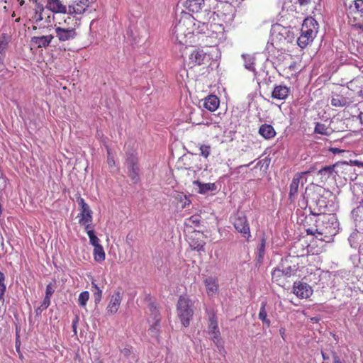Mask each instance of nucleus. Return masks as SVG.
Wrapping results in <instances>:
<instances>
[{
  "label": "nucleus",
  "mask_w": 363,
  "mask_h": 363,
  "mask_svg": "<svg viewBox=\"0 0 363 363\" xmlns=\"http://www.w3.org/2000/svg\"><path fill=\"white\" fill-rule=\"evenodd\" d=\"M337 225L333 218L323 215L315 220V227L308 228L306 231L308 235H315L319 240H325V238H330L336 235Z\"/></svg>",
  "instance_id": "f257e3e1"
},
{
  "label": "nucleus",
  "mask_w": 363,
  "mask_h": 363,
  "mask_svg": "<svg viewBox=\"0 0 363 363\" xmlns=\"http://www.w3.org/2000/svg\"><path fill=\"white\" fill-rule=\"evenodd\" d=\"M195 18L188 15L182 17L172 29V34L175 41L181 45L187 43V38H191L194 34V26Z\"/></svg>",
  "instance_id": "f03ea898"
},
{
  "label": "nucleus",
  "mask_w": 363,
  "mask_h": 363,
  "mask_svg": "<svg viewBox=\"0 0 363 363\" xmlns=\"http://www.w3.org/2000/svg\"><path fill=\"white\" fill-rule=\"evenodd\" d=\"M194 301L187 295H182L179 297L176 311L177 315L181 323L185 328L189 326L194 314Z\"/></svg>",
  "instance_id": "7ed1b4c3"
},
{
  "label": "nucleus",
  "mask_w": 363,
  "mask_h": 363,
  "mask_svg": "<svg viewBox=\"0 0 363 363\" xmlns=\"http://www.w3.org/2000/svg\"><path fill=\"white\" fill-rule=\"evenodd\" d=\"M318 32V23L315 19L310 18L303 21L301 30V35L297 39V43L301 48L306 47L312 42Z\"/></svg>",
  "instance_id": "20e7f679"
},
{
  "label": "nucleus",
  "mask_w": 363,
  "mask_h": 363,
  "mask_svg": "<svg viewBox=\"0 0 363 363\" xmlns=\"http://www.w3.org/2000/svg\"><path fill=\"white\" fill-rule=\"evenodd\" d=\"M232 223L236 231L249 241L251 238L250 227L246 215L243 212L238 211L232 218Z\"/></svg>",
  "instance_id": "39448f33"
},
{
  "label": "nucleus",
  "mask_w": 363,
  "mask_h": 363,
  "mask_svg": "<svg viewBox=\"0 0 363 363\" xmlns=\"http://www.w3.org/2000/svg\"><path fill=\"white\" fill-rule=\"evenodd\" d=\"M184 50L186 54L189 55V65L191 67L205 65L210 60L208 55L199 48H196L193 46L189 48L185 46Z\"/></svg>",
  "instance_id": "423d86ee"
},
{
  "label": "nucleus",
  "mask_w": 363,
  "mask_h": 363,
  "mask_svg": "<svg viewBox=\"0 0 363 363\" xmlns=\"http://www.w3.org/2000/svg\"><path fill=\"white\" fill-rule=\"evenodd\" d=\"M336 167L335 175L345 182L354 181L357 178V173L352 164L347 162H339L334 164Z\"/></svg>",
  "instance_id": "0eeeda50"
},
{
  "label": "nucleus",
  "mask_w": 363,
  "mask_h": 363,
  "mask_svg": "<svg viewBox=\"0 0 363 363\" xmlns=\"http://www.w3.org/2000/svg\"><path fill=\"white\" fill-rule=\"evenodd\" d=\"M208 333L211 335V339L220 350L223 348V344L221 341L220 333L218 325V320L215 313H212L208 317Z\"/></svg>",
  "instance_id": "6e6552de"
},
{
  "label": "nucleus",
  "mask_w": 363,
  "mask_h": 363,
  "mask_svg": "<svg viewBox=\"0 0 363 363\" xmlns=\"http://www.w3.org/2000/svg\"><path fill=\"white\" fill-rule=\"evenodd\" d=\"M150 317L148 320L150 323L149 332L153 337H158L160 333L161 316L158 309L151 305L150 307Z\"/></svg>",
  "instance_id": "1a4fd4ad"
},
{
  "label": "nucleus",
  "mask_w": 363,
  "mask_h": 363,
  "mask_svg": "<svg viewBox=\"0 0 363 363\" xmlns=\"http://www.w3.org/2000/svg\"><path fill=\"white\" fill-rule=\"evenodd\" d=\"M188 242L192 250L204 251L206 242L204 235L200 231H194L188 237Z\"/></svg>",
  "instance_id": "9d476101"
},
{
  "label": "nucleus",
  "mask_w": 363,
  "mask_h": 363,
  "mask_svg": "<svg viewBox=\"0 0 363 363\" xmlns=\"http://www.w3.org/2000/svg\"><path fill=\"white\" fill-rule=\"evenodd\" d=\"M77 201L79 206L81 208L80 213L78 215L79 223L84 224L86 223H91L93 219L92 211L91 210L89 206L85 202L83 198H79Z\"/></svg>",
  "instance_id": "9b49d317"
},
{
  "label": "nucleus",
  "mask_w": 363,
  "mask_h": 363,
  "mask_svg": "<svg viewBox=\"0 0 363 363\" xmlns=\"http://www.w3.org/2000/svg\"><path fill=\"white\" fill-rule=\"evenodd\" d=\"M293 292L299 298H308L313 292L311 286L306 283L295 281L293 286Z\"/></svg>",
  "instance_id": "f8f14e48"
},
{
  "label": "nucleus",
  "mask_w": 363,
  "mask_h": 363,
  "mask_svg": "<svg viewBox=\"0 0 363 363\" xmlns=\"http://www.w3.org/2000/svg\"><path fill=\"white\" fill-rule=\"evenodd\" d=\"M123 299L122 294L120 291H116L110 298V301L106 306V313L108 315L116 314L121 306Z\"/></svg>",
  "instance_id": "ddd939ff"
},
{
  "label": "nucleus",
  "mask_w": 363,
  "mask_h": 363,
  "mask_svg": "<svg viewBox=\"0 0 363 363\" xmlns=\"http://www.w3.org/2000/svg\"><path fill=\"white\" fill-rule=\"evenodd\" d=\"M127 167L128 169V176L134 183L139 180V167L138 160L135 155H130L127 159Z\"/></svg>",
  "instance_id": "4468645a"
},
{
  "label": "nucleus",
  "mask_w": 363,
  "mask_h": 363,
  "mask_svg": "<svg viewBox=\"0 0 363 363\" xmlns=\"http://www.w3.org/2000/svg\"><path fill=\"white\" fill-rule=\"evenodd\" d=\"M206 292L210 297L216 296L219 291L218 279L215 277H208L203 281Z\"/></svg>",
  "instance_id": "2eb2a0df"
},
{
  "label": "nucleus",
  "mask_w": 363,
  "mask_h": 363,
  "mask_svg": "<svg viewBox=\"0 0 363 363\" xmlns=\"http://www.w3.org/2000/svg\"><path fill=\"white\" fill-rule=\"evenodd\" d=\"M312 170L309 169L306 172H298L294 175L293 177L292 182L290 184V191H289V199L293 201L295 199V196L298 192V186L300 184L301 179L305 174L310 173Z\"/></svg>",
  "instance_id": "dca6fc26"
},
{
  "label": "nucleus",
  "mask_w": 363,
  "mask_h": 363,
  "mask_svg": "<svg viewBox=\"0 0 363 363\" xmlns=\"http://www.w3.org/2000/svg\"><path fill=\"white\" fill-rule=\"evenodd\" d=\"M352 102V98L344 96L341 93H335L331 99V105L336 108L347 106Z\"/></svg>",
  "instance_id": "f3484780"
},
{
  "label": "nucleus",
  "mask_w": 363,
  "mask_h": 363,
  "mask_svg": "<svg viewBox=\"0 0 363 363\" xmlns=\"http://www.w3.org/2000/svg\"><path fill=\"white\" fill-rule=\"evenodd\" d=\"M224 28L222 25L218 23L210 24L206 36L215 40H219L223 37Z\"/></svg>",
  "instance_id": "a211bd4d"
},
{
  "label": "nucleus",
  "mask_w": 363,
  "mask_h": 363,
  "mask_svg": "<svg viewBox=\"0 0 363 363\" xmlns=\"http://www.w3.org/2000/svg\"><path fill=\"white\" fill-rule=\"evenodd\" d=\"M56 37L60 41H67L75 38L77 33L73 28H62L57 27L55 28Z\"/></svg>",
  "instance_id": "6ab92c4d"
},
{
  "label": "nucleus",
  "mask_w": 363,
  "mask_h": 363,
  "mask_svg": "<svg viewBox=\"0 0 363 363\" xmlns=\"http://www.w3.org/2000/svg\"><path fill=\"white\" fill-rule=\"evenodd\" d=\"M90 6V0H79L76 4L69 5L68 13L82 14Z\"/></svg>",
  "instance_id": "aec40b11"
},
{
  "label": "nucleus",
  "mask_w": 363,
  "mask_h": 363,
  "mask_svg": "<svg viewBox=\"0 0 363 363\" xmlns=\"http://www.w3.org/2000/svg\"><path fill=\"white\" fill-rule=\"evenodd\" d=\"M219 105L220 99L214 94H209L203 99V107L211 112L216 111Z\"/></svg>",
  "instance_id": "412c9836"
},
{
  "label": "nucleus",
  "mask_w": 363,
  "mask_h": 363,
  "mask_svg": "<svg viewBox=\"0 0 363 363\" xmlns=\"http://www.w3.org/2000/svg\"><path fill=\"white\" fill-rule=\"evenodd\" d=\"M291 260L289 258L282 259L281 262V269L283 271L287 278L296 274L298 270L296 264H291Z\"/></svg>",
  "instance_id": "4be33fe9"
},
{
  "label": "nucleus",
  "mask_w": 363,
  "mask_h": 363,
  "mask_svg": "<svg viewBox=\"0 0 363 363\" xmlns=\"http://www.w3.org/2000/svg\"><path fill=\"white\" fill-rule=\"evenodd\" d=\"M46 8L53 13H68V8L67 9L60 0H49Z\"/></svg>",
  "instance_id": "5701e85b"
},
{
  "label": "nucleus",
  "mask_w": 363,
  "mask_h": 363,
  "mask_svg": "<svg viewBox=\"0 0 363 363\" xmlns=\"http://www.w3.org/2000/svg\"><path fill=\"white\" fill-rule=\"evenodd\" d=\"M272 280L281 286H284L288 282V278L281 268H276L272 272Z\"/></svg>",
  "instance_id": "b1692460"
},
{
  "label": "nucleus",
  "mask_w": 363,
  "mask_h": 363,
  "mask_svg": "<svg viewBox=\"0 0 363 363\" xmlns=\"http://www.w3.org/2000/svg\"><path fill=\"white\" fill-rule=\"evenodd\" d=\"M276 30L277 31L276 37L278 38V35H281V38H279L280 41L283 40L282 38L286 43H290L292 41L294 37L288 28L283 27L281 25H277L274 27V33Z\"/></svg>",
  "instance_id": "393cba45"
},
{
  "label": "nucleus",
  "mask_w": 363,
  "mask_h": 363,
  "mask_svg": "<svg viewBox=\"0 0 363 363\" xmlns=\"http://www.w3.org/2000/svg\"><path fill=\"white\" fill-rule=\"evenodd\" d=\"M53 35H43V36H35L33 37L31 40L33 43H35L38 48H46L48 47L51 40L53 39Z\"/></svg>",
  "instance_id": "a878e982"
},
{
  "label": "nucleus",
  "mask_w": 363,
  "mask_h": 363,
  "mask_svg": "<svg viewBox=\"0 0 363 363\" xmlns=\"http://www.w3.org/2000/svg\"><path fill=\"white\" fill-rule=\"evenodd\" d=\"M259 133L265 139H271L273 138L276 132L272 125L269 124H262L259 129Z\"/></svg>",
  "instance_id": "bb28decb"
},
{
  "label": "nucleus",
  "mask_w": 363,
  "mask_h": 363,
  "mask_svg": "<svg viewBox=\"0 0 363 363\" xmlns=\"http://www.w3.org/2000/svg\"><path fill=\"white\" fill-rule=\"evenodd\" d=\"M9 43L8 35L5 33L2 34L0 36V63H2L6 57Z\"/></svg>",
  "instance_id": "cd10ccee"
},
{
  "label": "nucleus",
  "mask_w": 363,
  "mask_h": 363,
  "mask_svg": "<svg viewBox=\"0 0 363 363\" xmlns=\"http://www.w3.org/2000/svg\"><path fill=\"white\" fill-rule=\"evenodd\" d=\"M204 4V0H186L184 6L191 12H199Z\"/></svg>",
  "instance_id": "c85d7f7f"
},
{
  "label": "nucleus",
  "mask_w": 363,
  "mask_h": 363,
  "mask_svg": "<svg viewBox=\"0 0 363 363\" xmlns=\"http://www.w3.org/2000/svg\"><path fill=\"white\" fill-rule=\"evenodd\" d=\"M193 184L199 186V189L198 192L199 194H206L208 191H215L216 189V186L214 183L202 184L199 180H195L193 182Z\"/></svg>",
  "instance_id": "c756f323"
},
{
  "label": "nucleus",
  "mask_w": 363,
  "mask_h": 363,
  "mask_svg": "<svg viewBox=\"0 0 363 363\" xmlns=\"http://www.w3.org/2000/svg\"><path fill=\"white\" fill-rule=\"evenodd\" d=\"M336 167L333 165L325 166L318 171V174L325 179L330 178L331 176L335 175Z\"/></svg>",
  "instance_id": "7c9ffc66"
},
{
  "label": "nucleus",
  "mask_w": 363,
  "mask_h": 363,
  "mask_svg": "<svg viewBox=\"0 0 363 363\" xmlns=\"http://www.w3.org/2000/svg\"><path fill=\"white\" fill-rule=\"evenodd\" d=\"M93 255L94 260L97 262H101L105 260L106 254L101 245L94 247Z\"/></svg>",
  "instance_id": "2f4dec72"
},
{
  "label": "nucleus",
  "mask_w": 363,
  "mask_h": 363,
  "mask_svg": "<svg viewBox=\"0 0 363 363\" xmlns=\"http://www.w3.org/2000/svg\"><path fill=\"white\" fill-rule=\"evenodd\" d=\"M266 239L263 236L261 239V243L257 248V262L260 264L262 262L265 255Z\"/></svg>",
  "instance_id": "473e14b6"
},
{
  "label": "nucleus",
  "mask_w": 363,
  "mask_h": 363,
  "mask_svg": "<svg viewBox=\"0 0 363 363\" xmlns=\"http://www.w3.org/2000/svg\"><path fill=\"white\" fill-rule=\"evenodd\" d=\"M194 26H196V28H194V34H204L206 35L208 29L209 28L210 26L206 23H203L201 21H199L195 19V24Z\"/></svg>",
  "instance_id": "72a5a7b5"
},
{
  "label": "nucleus",
  "mask_w": 363,
  "mask_h": 363,
  "mask_svg": "<svg viewBox=\"0 0 363 363\" xmlns=\"http://www.w3.org/2000/svg\"><path fill=\"white\" fill-rule=\"evenodd\" d=\"M266 302H262L261 304L259 313V318L264 323L269 326L270 320L267 318V313L266 311Z\"/></svg>",
  "instance_id": "f704fd0d"
},
{
  "label": "nucleus",
  "mask_w": 363,
  "mask_h": 363,
  "mask_svg": "<svg viewBox=\"0 0 363 363\" xmlns=\"http://www.w3.org/2000/svg\"><path fill=\"white\" fill-rule=\"evenodd\" d=\"M314 132L320 135H329L330 134V129L325 124L317 123Z\"/></svg>",
  "instance_id": "c9c22d12"
},
{
  "label": "nucleus",
  "mask_w": 363,
  "mask_h": 363,
  "mask_svg": "<svg viewBox=\"0 0 363 363\" xmlns=\"http://www.w3.org/2000/svg\"><path fill=\"white\" fill-rule=\"evenodd\" d=\"M242 56L245 61V68L250 71L254 72L255 71L254 57L249 55H242Z\"/></svg>",
  "instance_id": "e433bc0d"
},
{
  "label": "nucleus",
  "mask_w": 363,
  "mask_h": 363,
  "mask_svg": "<svg viewBox=\"0 0 363 363\" xmlns=\"http://www.w3.org/2000/svg\"><path fill=\"white\" fill-rule=\"evenodd\" d=\"M89 299V291H84L82 292L79 295V298H78L79 305L81 307H85L86 306V303Z\"/></svg>",
  "instance_id": "4c0bfd02"
},
{
  "label": "nucleus",
  "mask_w": 363,
  "mask_h": 363,
  "mask_svg": "<svg viewBox=\"0 0 363 363\" xmlns=\"http://www.w3.org/2000/svg\"><path fill=\"white\" fill-rule=\"evenodd\" d=\"M91 285H92V288L94 289V296L95 302L99 303L101 301V298H102V290L94 281H92Z\"/></svg>",
  "instance_id": "58836bf2"
},
{
  "label": "nucleus",
  "mask_w": 363,
  "mask_h": 363,
  "mask_svg": "<svg viewBox=\"0 0 363 363\" xmlns=\"http://www.w3.org/2000/svg\"><path fill=\"white\" fill-rule=\"evenodd\" d=\"M191 158L187 156H183L180 161L179 162V164L183 163V166H180L179 168L181 169H190L192 168L191 165Z\"/></svg>",
  "instance_id": "ea45409f"
},
{
  "label": "nucleus",
  "mask_w": 363,
  "mask_h": 363,
  "mask_svg": "<svg viewBox=\"0 0 363 363\" xmlns=\"http://www.w3.org/2000/svg\"><path fill=\"white\" fill-rule=\"evenodd\" d=\"M201 155L207 158L211 155V147L209 145H201L199 147Z\"/></svg>",
  "instance_id": "a19ab883"
},
{
  "label": "nucleus",
  "mask_w": 363,
  "mask_h": 363,
  "mask_svg": "<svg viewBox=\"0 0 363 363\" xmlns=\"http://www.w3.org/2000/svg\"><path fill=\"white\" fill-rule=\"evenodd\" d=\"M88 236L90 240V243L94 246L96 247V245H101L99 244V239L98 237L95 235L94 230H89L88 232Z\"/></svg>",
  "instance_id": "79ce46f5"
},
{
  "label": "nucleus",
  "mask_w": 363,
  "mask_h": 363,
  "mask_svg": "<svg viewBox=\"0 0 363 363\" xmlns=\"http://www.w3.org/2000/svg\"><path fill=\"white\" fill-rule=\"evenodd\" d=\"M200 222H201L200 216L198 215H194L187 219L186 225H194V226H199L200 224Z\"/></svg>",
  "instance_id": "37998d69"
},
{
  "label": "nucleus",
  "mask_w": 363,
  "mask_h": 363,
  "mask_svg": "<svg viewBox=\"0 0 363 363\" xmlns=\"http://www.w3.org/2000/svg\"><path fill=\"white\" fill-rule=\"evenodd\" d=\"M50 298L51 297H49L48 296H45L44 300H43L41 306L39 308H38V309L36 310L37 313L38 311L41 312V311L47 309L48 308V306L50 304Z\"/></svg>",
  "instance_id": "c03bdc74"
},
{
  "label": "nucleus",
  "mask_w": 363,
  "mask_h": 363,
  "mask_svg": "<svg viewBox=\"0 0 363 363\" xmlns=\"http://www.w3.org/2000/svg\"><path fill=\"white\" fill-rule=\"evenodd\" d=\"M270 97L274 99L283 100L287 98L288 95L286 92H270Z\"/></svg>",
  "instance_id": "a18cd8bd"
},
{
  "label": "nucleus",
  "mask_w": 363,
  "mask_h": 363,
  "mask_svg": "<svg viewBox=\"0 0 363 363\" xmlns=\"http://www.w3.org/2000/svg\"><path fill=\"white\" fill-rule=\"evenodd\" d=\"M353 3L357 11L363 12V0H355Z\"/></svg>",
  "instance_id": "49530a36"
},
{
  "label": "nucleus",
  "mask_w": 363,
  "mask_h": 363,
  "mask_svg": "<svg viewBox=\"0 0 363 363\" xmlns=\"http://www.w3.org/2000/svg\"><path fill=\"white\" fill-rule=\"evenodd\" d=\"M107 164L109 167H113L115 166V160L113 157L111 155V152L108 150L107 152Z\"/></svg>",
  "instance_id": "de8ad7c7"
},
{
  "label": "nucleus",
  "mask_w": 363,
  "mask_h": 363,
  "mask_svg": "<svg viewBox=\"0 0 363 363\" xmlns=\"http://www.w3.org/2000/svg\"><path fill=\"white\" fill-rule=\"evenodd\" d=\"M54 293V289L52 288V284H49L46 286L45 296H48L51 297Z\"/></svg>",
  "instance_id": "09e8293b"
},
{
  "label": "nucleus",
  "mask_w": 363,
  "mask_h": 363,
  "mask_svg": "<svg viewBox=\"0 0 363 363\" xmlns=\"http://www.w3.org/2000/svg\"><path fill=\"white\" fill-rule=\"evenodd\" d=\"M184 200V203L182 205V208H184L186 206H189L191 203V201L186 197V196H184L183 197L181 196V201Z\"/></svg>",
  "instance_id": "8fccbe9b"
},
{
  "label": "nucleus",
  "mask_w": 363,
  "mask_h": 363,
  "mask_svg": "<svg viewBox=\"0 0 363 363\" xmlns=\"http://www.w3.org/2000/svg\"><path fill=\"white\" fill-rule=\"evenodd\" d=\"M6 291V285L4 283L0 284V301L3 300L4 294Z\"/></svg>",
  "instance_id": "3c124183"
},
{
  "label": "nucleus",
  "mask_w": 363,
  "mask_h": 363,
  "mask_svg": "<svg viewBox=\"0 0 363 363\" xmlns=\"http://www.w3.org/2000/svg\"><path fill=\"white\" fill-rule=\"evenodd\" d=\"M333 354V363H342L340 357L335 352H332Z\"/></svg>",
  "instance_id": "603ef678"
},
{
  "label": "nucleus",
  "mask_w": 363,
  "mask_h": 363,
  "mask_svg": "<svg viewBox=\"0 0 363 363\" xmlns=\"http://www.w3.org/2000/svg\"><path fill=\"white\" fill-rule=\"evenodd\" d=\"M80 225L84 226L85 230L87 234H88L89 230H94L90 225V223H86L84 224H80Z\"/></svg>",
  "instance_id": "864d4df0"
},
{
  "label": "nucleus",
  "mask_w": 363,
  "mask_h": 363,
  "mask_svg": "<svg viewBox=\"0 0 363 363\" xmlns=\"http://www.w3.org/2000/svg\"><path fill=\"white\" fill-rule=\"evenodd\" d=\"M78 322V318L76 317L75 319L72 321V328L74 333H77V324Z\"/></svg>",
  "instance_id": "5fc2aeb1"
},
{
  "label": "nucleus",
  "mask_w": 363,
  "mask_h": 363,
  "mask_svg": "<svg viewBox=\"0 0 363 363\" xmlns=\"http://www.w3.org/2000/svg\"><path fill=\"white\" fill-rule=\"evenodd\" d=\"M298 3L301 5V6H305V5H307L310 3L311 0H298Z\"/></svg>",
  "instance_id": "6e6d98bb"
},
{
  "label": "nucleus",
  "mask_w": 363,
  "mask_h": 363,
  "mask_svg": "<svg viewBox=\"0 0 363 363\" xmlns=\"http://www.w3.org/2000/svg\"><path fill=\"white\" fill-rule=\"evenodd\" d=\"M43 9H44L43 7L42 6H40V13L38 18L36 19V21L43 20L42 11H43Z\"/></svg>",
  "instance_id": "4d7b16f0"
},
{
  "label": "nucleus",
  "mask_w": 363,
  "mask_h": 363,
  "mask_svg": "<svg viewBox=\"0 0 363 363\" xmlns=\"http://www.w3.org/2000/svg\"><path fill=\"white\" fill-rule=\"evenodd\" d=\"M4 281H5V275L4 274V273L0 272V284L4 283Z\"/></svg>",
  "instance_id": "13d9d810"
},
{
  "label": "nucleus",
  "mask_w": 363,
  "mask_h": 363,
  "mask_svg": "<svg viewBox=\"0 0 363 363\" xmlns=\"http://www.w3.org/2000/svg\"><path fill=\"white\" fill-rule=\"evenodd\" d=\"M321 354H322V357L324 360H328L329 359V356L327 355L325 352H323V351L321 352Z\"/></svg>",
  "instance_id": "bf43d9fd"
},
{
  "label": "nucleus",
  "mask_w": 363,
  "mask_h": 363,
  "mask_svg": "<svg viewBox=\"0 0 363 363\" xmlns=\"http://www.w3.org/2000/svg\"><path fill=\"white\" fill-rule=\"evenodd\" d=\"M273 91H281V86H275Z\"/></svg>",
  "instance_id": "052dcab7"
},
{
  "label": "nucleus",
  "mask_w": 363,
  "mask_h": 363,
  "mask_svg": "<svg viewBox=\"0 0 363 363\" xmlns=\"http://www.w3.org/2000/svg\"><path fill=\"white\" fill-rule=\"evenodd\" d=\"M354 164H355L357 166H361L362 165V163L357 160H355L354 162H352Z\"/></svg>",
  "instance_id": "680f3d73"
},
{
  "label": "nucleus",
  "mask_w": 363,
  "mask_h": 363,
  "mask_svg": "<svg viewBox=\"0 0 363 363\" xmlns=\"http://www.w3.org/2000/svg\"><path fill=\"white\" fill-rule=\"evenodd\" d=\"M18 2H19L20 6H23L25 4L24 0H18Z\"/></svg>",
  "instance_id": "e2e57ef3"
},
{
  "label": "nucleus",
  "mask_w": 363,
  "mask_h": 363,
  "mask_svg": "<svg viewBox=\"0 0 363 363\" xmlns=\"http://www.w3.org/2000/svg\"><path fill=\"white\" fill-rule=\"evenodd\" d=\"M33 3L35 4H37L38 3V0H31Z\"/></svg>",
  "instance_id": "0e129e2a"
},
{
  "label": "nucleus",
  "mask_w": 363,
  "mask_h": 363,
  "mask_svg": "<svg viewBox=\"0 0 363 363\" xmlns=\"http://www.w3.org/2000/svg\"><path fill=\"white\" fill-rule=\"evenodd\" d=\"M95 1H96V0H90V4H91L92 2Z\"/></svg>",
  "instance_id": "69168bd1"
},
{
  "label": "nucleus",
  "mask_w": 363,
  "mask_h": 363,
  "mask_svg": "<svg viewBox=\"0 0 363 363\" xmlns=\"http://www.w3.org/2000/svg\"><path fill=\"white\" fill-rule=\"evenodd\" d=\"M362 30H363V26H362Z\"/></svg>",
  "instance_id": "338daca9"
}]
</instances>
